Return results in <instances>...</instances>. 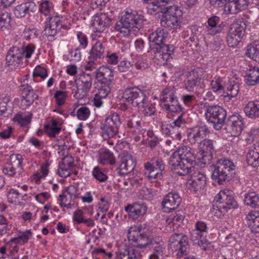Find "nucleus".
<instances>
[{
	"mask_svg": "<svg viewBox=\"0 0 259 259\" xmlns=\"http://www.w3.org/2000/svg\"><path fill=\"white\" fill-rule=\"evenodd\" d=\"M247 21L239 19L231 25L227 41L230 47L234 48L241 41L244 36L247 26Z\"/></svg>",
	"mask_w": 259,
	"mask_h": 259,
	"instance_id": "9d476101",
	"label": "nucleus"
},
{
	"mask_svg": "<svg viewBox=\"0 0 259 259\" xmlns=\"http://www.w3.org/2000/svg\"><path fill=\"white\" fill-rule=\"evenodd\" d=\"M32 75L34 77H40L45 79L48 76V71L44 66L38 65L34 68Z\"/></svg>",
	"mask_w": 259,
	"mask_h": 259,
	"instance_id": "680f3d73",
	"label": "nucleus"
},
{
	"mask_svg": "<svg viewBox=\"0 0 259 259\" xmlns=\"http://www.w3.org/2000/svg\"><path fill=\"white\" fill-rule=\"evenodd\" d=\"M176 90L174 88L168 87L163 90L160 95L161 106L177 99Z\"/></svg>",
	"mask_w": 259,
	"mask_h": 259,
	"instance_id": "f704fd0d",
	"label": "nucleus"
},
{
	"mask_svg": "<svg viewBox=\"0 0 259 259\" xmlns=\"http://www.w3.org/2000/svg\"><path fill=\"white\" fill-rule=\"evenodd\" d=\"M136 165L134 157L130 154H123L121 156L119 166V173L121 175H126L133 170Z\"/></svg>",
	"mask_w": 259,
	"mask_h": 259,
	"instance_id": "4be33fe9",
	"label": "nucleus"
},
{
	"mask_svg": "<svg viewBox=\"0 0 259 259\" xmlns=\"http://www.w3.org/2000/svg\"><path fill=\"white\" fill-rule=\"evenodd\" d=\"M245 115L249 118H254L259 116V101L248 102L244 107Z\"/></svg>",
	"mask_w": 259,
	"mask_h": 259,
	"instance_id": "4c0bfd02",
	"label": "nucleus"
},
{
	"mask_svg": "<svg viewBox=\"0 0 259 259\" xmlns=\"http://www.w3.org/2000/svg\"><path fill=\"white\" fill-rule=\"evenodd\" d=\"M152 238L145 235H141L134 242L132 246L123 244L120 248V252L122 254L123 257L121 259H139L140 253L138 249H147L150 248V244Z\"/></svg>",
	"mask_w": 259,
	"mask_h": 259,
	"instance_id": "6e6552de",
	"label": "nucleus"
},
{
	"mask_svg": "<svg viewBox=\"0 0 259 259\" xmlns=\"http://www.w3.org/2000/svg\"><path fill=\"white\" fill-rule=\"evenodd\" d=\"M113 70L107 66L98 68V82L111 83L113 77Z\"/></svg>",
	"mask_w": 259,
	"mask_h": 259,
	"instance_id": "473e14b6",
	"label": "nucleus"
},
{
	"mask_svg": "<svg viewBox=\"0 0 259 259\" xmlns=\"http://www.w3.org/2000/svg\"><path fill=\"white\" fill-rule=\"evenodd\" d=\"M61 123L58 119H53L45 125V133L50 138H54L61 131Z\"/></svg>",
	"mask_w": 259,
	"mask_h": 259,
	"instance_id": "7c9ffc66",
	"label": "nucleus"
},
{
	"mask_svg": "<svg viewBox=\"0 0 259 259\" xmlns=\"http://www.w3.org/2000/svg\"><path fill=\"white\" fill-rule=\"evenodd\" d=\"M53 8V4L48 0H42L39 2V11L45 16L48 15Z\"/></svg>",
	"mask_w": 259,
	"mask_h": 259,
	"instance_id": "4d7b16f0",
	"label": "nucleus"
},
{
	"mask_svg": "<svg viewBox=\"0 0 259 259\" xmlns=\"http://www.w3.org/2000/svg\"><path fill=\"white\" fill-rule=\"evenodd\" d=\"M182 22L183 12L179 7L176 5L167 7L160 20L161 26L168 30L180 28Z\"/></svg>",
	"mask_w": 259,
	"mask_h": 259,
	"instance_id": "0eeeda50",
	"label": "nucleus"
},
{
	"mask_svg": "<svg viewBox=\"0 0 259 259\" xmlns=\"http://www.w3.org/2000/svg\"><path fill=\"white\" fill-rule=\"evenodd\" d=\"M6 60L9 66L12 68L18 66L23 60L20 48L17 47L11 48L7 53Z\"/></svg>",
	"mask_w": 259,
	"mask_h": 259,
	"instance_id": "393cba45",
	"label": "nucleus"
},
{
	"mask_svg": "<svg viewBox=\"0 0 259 259\" xmlns=\"http://www.w3.org/2000/svg\"><path fill=\"white\" fill-rule=\"evenodd\" d=\"M50 163L48 161H46L41 164L39 171L34 172L31 176V179L35 183H38L41 180L45 179L49 172V166Z\"/></svg>",
	"mask_w": 259,
	"mask_h": 259,
	"instance_id": "e433bc0d",
	"label": "nucleus"
},
{
	"mask_svg": "<svg viewBox=\"0 0 259 259\" xmlns=\"http://www.w3.org/2000/svg\"><path fill=\"white\" fill-rule=\"evenodd\" d=\"M22 195L18 190L11 189L7 194L8 201L12 204H16L20 200Z\"/></svg>",
	"mask_w": 259,
	"mask_h": 259,
	"instance_id": "bf43d9fd",
	"label": "nucleus"
},
{
	"mask_svg": "<svg viewBox=\"0 0 259 259\" xmlns=\"http://www.w3.org/2000/svg\"><path fill=\"white\" fill-rule=\"evenodd\" d=\"M226 115V110L220 106H209L205 112V116L208 121L218 125L224 123Z\"/></svg>",
	"mask_w": 259,
	"mask_h": 259,
	"instance_id": "a211bd4d",
	"label": "nucleus"
},
{
	"mask_svg": "<svg viewBox=\"0 0 259 259\" xmlns=\"http://www.w3.org/2000/svg\"><path fill=\"white\" fill-rule=\"evenodd\" d=\"M10 99L9 96H5L0 99V116L5 117L7 116V111L10 103Z\"/></svg>",
	"mask_w": 259,
	"mask_h": 259,
	"instance_id": "e2e57ef3",
	"label": "nucleus"
},
{
	"mask_svg": "<svg viewBox=\"0 0 259 259\" xmlns=\"http://www.w3.org/2000/svg\"><path fill=\"white\" fill-rule=\"evenodd\" d=\"M207 183L206 175L200 171H195L186 183V187L191 191L196 192L204 188Z\"/></svg>",
	"mask_w": 259,
	"mask_h": 259,
	"instance_id": "f3484780",
	"label": "nucleus"
},
{
	"mask_svg": "<svg viewBox=\"0 0 259 259\" xmlns=\"http://www.w3.org/2000/svg\"><path fill=\"white\" fill-rule=\"evenodd\" d=\"M202 72V69L197 68L189 73L185 83V89L187 91L194 92L198 87Z\"/></svg>",
	"mask_w": 259,
	"mask_h": 259,
	"instance_id": "412c9836",
	"label": "nucleus"
},
{
	"mask_svg": "<svg viewBox=\"0 0 259 259\" xmlns=\"http://www.w3.org/2000/svg\"><path fill=\"white\" fill-rule=\"evenodd\" d=\"M20 50L22 54L23 59H24L26 60H27L30 59L32 54H33L35 50V47L34 45L28 44L23 46L21 48H20Z\"/></svg>",
	"mask_w": 259,
	"mask_h": 259,
	"instance_id": "6e6d98bb",
	"label": "nucleus"
},
{
	"mask_svg": "<svg viewBox=\"0 0 259 259\" xmlns=\"http://www.w3.org/2000/svg\"><path fill=\"white\" fill-rule=\"evenodd\" d=\"M224 6V11L226 14H235L239 11L237 8L236 4L234 0L232 1H228Z\"/></svg>",
	"mask_w": 259,
	"mask_h": 259,
	"instance_id": "774afa93",
	"label": "nucleus"
},
{
	"mask_svg": "<svg viewBox=\"0 0 259 259\" xmlns=\"http://www.w3.org/2000/svg\"><path fill=\"white\" fill-rule=\"evenodd\" d=\"M10 229L11 225H9L8 220L4 216L0 215V235L5 234Z\"/></svg>",
	"mask_w": 259,
	"mask_h": 259,
	"instance_id": "69168bd1",
	"label": "nucleus"
},
{
	"mask_svg": "<svg viewBox=\"0 0 259 259\" xmlns=\"http://www.w3.org/2000/svg\"><path fill=\"white\" fill-rule=\"evenodd\" d=\"M113 118L114 116L108 117L102 123L101 126L103 130L102 137L105 140L113 137L117 133V124Z\"/></svg>",
	"mask_w": 259,
	"mask_h": 259,
	"instance_id": "b1692460",
	"label": "nucleus"
},
{
	"mask_svg": "<svg viewBox=\"0 0 259 259\" xmlns=\"http://www.w3.org/2000/svg\"><path fill=\"white\" fill-rule=\"evenodd\" d=\"M59 203L62 207H64L67 208H70L71 207L73 204L72 202L73 200H71L67 194L63 193L62 194L59 195Z\"/></svg>",
	"mask_w": 259,
	"mask_h": 259,
	"instance_id": "338daca9",
	"label": "nucleus"
},
{
	"mask_svg": "<svg viewBox=\"0 0 259 259\" xmlns=\"http://www.w3.org/2000/svg\"><path fill=\"white\" fill-rule=\"evenodd\" d=\"M165 5L160 2V0L153 2L147 6V12L151 15H155L159 13H163L166 11Z\"/></svg>",
	"mask_w": 259,
	"mask_h": 259,
	"instance_id": "a18cd8bd",
	"label": "nucleus"
},
{
	"mask_svg": "<svg viewBox=\"0 0 259 259\" xmlns=\"http://www.w3.org/2000/svg\"><path fill=\"white\" fill-rule=\"evenodd\" d=\"M243 122L242 117L238 114L230 116L226 127V131L232 137H237L242 132Z\"/></svg>",
	"mask_w": 259,
	"mask_h": 259,
	"instance_id": "6ab92c4d",
	"label": "nucleus"
},
{
	"mask_svg": "<svg viewBox=\"0 0 259 259\" xmlns=\"http://www.w3.org/2000/svg\"><path fill=\"white\" fill-rule=\"evenodd\" d=\"M244 203L252 207L259 206V195L254 192L244 195Z\"/></svg>",
	"mask_w": 259,
	"mask_h": 259,
	"instance_id": "de8ad7c7",
	"label": "nucleus"
},
{
	"mask_svg": "<svg viewBox=\"0 0 259 259\" xmlns=\"http://www.w3.org/2000/svg\"><path fill=\"white\" fill-rule=\"evenodd\" d=\"M181 198L177 193H169L163 199L161 205L164 212H169L176 209L181 203Z\"/></svg>",
	"mask_w": 259,
	"mask_h": 259,
	"instance_id": "aec40b11",
	"label": "nucleus"
},
{
	"mask_svg": "<svg viewBox=\"0 0 259 259\" xmlns=\"http://www.w3.org/2000/svg\"><path fill=\"white\" fill-rule=\"evenodd\" d=\"M32 114L29 112H19L13 117V121L21 127H27L31 123Z\"/></svg>",
	"mask_w": 259,
	"mask_h": 259,
	"instance_id": "2f4dec72",
	"label": "nucleus"
},
{
	"mask_svg": "<svg viewBox=\"0 0 259 259\" xmlns=\"http://www.w3.org/2000/svg\"><path fill=\"white\" fill-rule=\"evenodd\" d=\"M20 90L21 91L22 96L20 100L17 99L18 105L20 108L26 109L38 99V96L36 91L28 83H25V81L21 82Z\"/></svg>",
	"mask_w": 259,
	"mask_h": 259,
	"instance_id": "9b49d317",
	"label": "nucleus"
},
{
	"mask_svg": "<svg viewBox=\"0 0 259 259\" xmlns=\"http://www.w3.org/2000/svg\"><path fill=\"white\" fill-rule=\"evenodd\" d=\"M208 230L206 224L204 222H198L195 224V228L191 233V239L195 242L200 239L205 235Z\"/></svg>",
	"mask_w": 259,
	"mask_h": 259,
	"instance_id": "c9c22d12",
	"label": "nucleus"
},
{
	"mask_svg": "<svg viewBox=\"0 0 259 259\" xmlns=\"http://www.w3.org/2000/svg\"><path fill=\"white\" fill-rule=\"evenodd\" d=\"M132 64L138 70L145 69L148 66L147 59L141 56H137L133 58Z\"/></svg>",
	"mask_w": 259,
	"mask_h": 259,
	"instance_id": "5fc2aeb1",
	"label": "nucleus"
},
{
	"mask_svg": "<svg viewBox=\"0 0 259 259\" xmlns=\"http://www.w3.org/2000/svg\"><path fill=\"white\" fill-rule=\"evenodd\" d=\"M67 97V92L60 90L56 91L54 94L56 104L59 106H61L65 104Z\"/></svg>",
	"mask_w": 259,
	"mask_h": 259,
	"instance_id": "0e129e2a",
	"label": "nucleus"
},
{
	"mask_svg": "<svg viewBox=\"0 0 259 259\" xmlns=\"http://www.w3.org/2000/svg\"><path fill=\"white\" fill-rule=\"evenodd\" d=\"M247 162L253 167L259 165V144L253 145L249 148L246 155Z\"/></svg>",
	"mask_w": 259,
	"mask_h": 259,
	"instance_id": "c85d7f7f",
	"label": "nucleus"
},
{
	"mask_svg": "<svg viewBox=\"0 0 259 259\" xmlns=\"http://www.w3.org/2000/svg\"><path fill=\"white\" fill-rule=\"evenodd\" d=\"M110 83L98 82V98H105L110 91Z\"/></svg>",
	"mask_w": 259,
	"mask_h": 259,
	"instance_id": "052dcab7",
	"label": "nucleus"
},
{
	"mask_svg": "<svg viewBox=\"0 0 259 259\" xmlns=\"http://www.w3.org/2000/svg\"><path fill=\"white\" fill-rule=\"evenodd\" d=\"M247 223L251 231L259 233V212L251 211L246 216Z\"/></svg>",
	"mask_w": 259,
	"mask_h": 259,
	"instance_id": "72a5a7b5",
	"label": "nucleus"
},
{
	"mask_svg": "<svg viewBox=\"0 0 259 259\" xmlns=\"http://www.w3.org/2000/svg\"><path fill=\"white\" fill-rule=\"evenodd\" d=\"M140 232L141 229L137 225H134L129 228L127 233V238L130 245H132L134 242L142 235Z\"/></svg>",
	"mask_w": 259,
	"mask_h": 259,
	"instance_id": "8fccbe9b",
	"label": "nucleus"
},
{
	"mask_svg": "<svg viewBox=\"0 0 259 259\" xmlns=\"http://www.w3.org/2000/svg\"><path fill=\"white\" fill-rule=\"evenodd\" d=\"M165 31L161 28H158L154 32L151 33L149 36L151 42L159 48H157V51L155 53L154 59L157 64H164L171 58L173 52V47L168 45H162L164 39L166 37Z\"/></svg>",
	"mask_w": 259,
	"mask_h": 259,
	"instance_id": "20e7f679",
	"label": "nucleus"
},
{
	"mask_svg": "<svg viewBox=\"0 0 259 259\" xmlns=\"http://www.w3.org/2000/svg\"><path fill=\"white\" fill-rule=\"evenodd\" d=\"M10 164L18 169V171L22 172L23 167V158L19 154H12L10 156Z\"/></svg>",
	"mask_w": 259,
	"mask_h": 259,
	"instance_id": "3c124183",
	"label": "nucleus"
},
{
	"mask_svg": "<svg viewBox=\"0 0 259 259\" xmlns=\"http://www.w3.org/2000/svg\"><path fill=\"white\" fill-rule=\"evenodd\" d=\"M244 80L249 86L255 85L259 83V67H253L247 70Z\"/></svg>",
	"mask_w": 259,
	"mask_h": 259,
	"instance_id": "c756f323",
	"label": "nucleus"
},
{
	"mask_svg": "<svg viewBox=\"0 0 259 259\" xmlns=\"http://www.w3.org/2000/svg\"><path fill=\"white\" fill-rule=\"evenodd\" d=\"M235 165L228 159H220L215 165L212 174V178L219 184H223L228 179L229 172L234 169Z\"/></svg>",
	"mask_w": 259,
	"mask_h": 259,
	"instance_id": "1a4fd4ad",
	"label": "nucleus"
},
{
	"mask_svg": "<svg viewBox=\"0 0 259 259\" xmlns=\"http://www.w3.org/2000/svg\"><path fill=\"white\" fill-rule=\"evenodd\" d=\"M93 31L94 32V33L91 34V38L92 39L95 41V42L93 45L92 49L89 53V61L88 64L85 67L86 70H92L93 68L96 69V63L95 62L97 59V41L96 40L97 37L96 32L97 31V29H93Z\"/></svg>",
	"mask_w": 259,
	"mask_h": 259,
	"instance_id": "bb28decb",
	"label": "nucleus"
},
{
	"mask_svg": "<svg viewBox=\"0 0 259 259\" xmlns=\"http://www.w3.org/2000/svg\"><path fill=\"white\" fill-rule=\"evenodd\" d=\"M169 247L177 252L178 257H181L189 249L188 238L183 234L171 236L169 240Z\"/></svg>",
	"mask_w": 259,
	"mask_h": 259,
	"instance_id": "ddd939ff",
	"label": "nucleus"
},
{
	"mask_svg": "<svg viewBox=\"0 0 259 259\" xmlns=\"http://www.w3.org/2000/svg\"><path fill=\"white\" fill-rule=\"evenodd\" d=\"M124 209L128 213L130 218L136 220L146 213L147 207L144 203H134L125 207Z\"/></svg>",
	"mask_w": 259,
	"mask_h": 259,
	"instance_id": "5701e85b",
	"label": "nucleus"
},
{
	"mask_svg": "<svg viewBox=\"0 0 259 259\" xmlns=\"http://www.w3.org/2000/svg\"><path fill=\"white\" fill-rule=\"evenodd\" d=\"M246 54L248 56L256 62H259V41L248 46Z\"/></svg>",
	"mask_w": 259,
	"mask_h": 259,
	"instance_id": "09e8293b",
	"label": "nucleus"
},
{
	"mask_svg": "<svg viewBox=\"0 0 259 259\" xmlns=\"http://www.w3.org/2000/svg\"><path fill=\"white\" fill-rule=\"evenodd\" d=\"M184 219L182 214L177 213L176 215H169L166 220V229L168 231H171L175 229V225H179L178 224L181 222Z\"/></svg>",
	"mask_w": 259,
	"mask_h": 259,
	"instance_id": "49530a36",
	"label": "nucleus"
},
{
	"mask_svg": "<svg viewBox=\"0 0 259 259\" xmlns=\"http://www.w3.org/2000/svg\"><path fill=\"white\" fill-rule=\"evenodd\" d=\"M76 86L83 88V90L89 91L92 85L91 76L88 74L82 73L75 80Z\"/></svg>",
	"mask_w": 259,
	"mask_h": 259,
	"instance_id": "79ce46f5",
	"label": "nucleus"
},
{
	"mask_svg": "<svg viewBox=\"0 0 259 259\" xmlns=\"http://www.w3.org/2000/svg\"><path fill=\"white\" fill-rule=\"evenodd\" d=\"M73 166V160L71 156H65L60 163L58 168V175L63 178L70 176L71 169Z\"/></svg>",
	"mask_w": 259,
	"mask_h": 259,
	"instance_id": "cd10ccee",
	"label": "nucleus"
},
{
	"mask_svg": "<svg viewBox=\"0 0 259 259\" xmlns=\"http://www.w3.org/2000/svg\"><path fill=\"white\" fill-rule=\"evenodd\" d=\"M111 21V19L107 14L101 13L100 15H98V26H100V30L98 27V31H103L105 27L110 25Z\"/></svg>",
	"mask_w": 259,
	"mask_h": 259,
	"instance_id": "13d9d810",
	"label": "nucleus"
},
{
	"mask_svg": "<svg viewBox=\"0 0 259 259\" xmlns=\"http://www.w3.org/2000/svg\"><path fill=\"white\" fill-rule=\"evenodd\" d=\"M162 108L165 110L168 113H177L182 111V108L180 104L178 99L162 105Z\"/></svg>",
	"mask_w": 259,
	"mask_h": 259,
	"instance_id": "864d4df0",
	"label": "nucleus"
},
{
	"mask_svg": "<svg viewBox=\"0 0 259 259\" xmlns=\"http://www.w3.org/2000/svg\"><path fill=\"white\" fill-rule=\"evenodd\" d=\"M146 92L137 87L126 89L123 92V99L137 108L145 116L153 115L156 112L155 105L151 103Z\"/></svg>",
	"mask_w": 259,
	"mask_h": 259,
	"instance_id": "f03ea898",
	"label": "nucleus"
},
{
	"mask_svg": "<svg viewBox=\"0 0 259 259\" xmlns=\"http://www.w3.org/2000/svg\"><path fill=\"white\" fill-rule=\"evenodd\" d=\"M161 132L163 134L170 136L173 140L180 141L182 139L181 131L175 128L171 124H162Z\"/></svg>",
	"mask_w": 259,
	"mask_h": 259,
	"instance_id": "58836bf2",
	"label": "nucleus"
},
{
	"mask_svg": "<svg viewBox=\"0 0 259 259\" xmlns=\"http://www.w3.org/2000/svg\"><path fill=\"white\" fill-rule=\"evenodd\" d=\"M33 4L30 3H23L15 7L14 14L17 18H22L28 14L31 10V7Z\"/></svg>",
	"mask_w": 259,
	"mask_h": 259,
	"instance_id": "37998d69",
	"label": "nucleus"
},
{
	"mask_svg": "<svg viewBox=\"0 0 259 259\" xmlns=\"http://www.w3.org/2000/svg\"><path fill=\"white\" fill-rule=\"evenodd\" d=\"M196 156L194 150L189 146H182L170 157L168 163L171 168L177 170L180 176H185L192 171Z\"/></svg>",
	"mask_w": 259,
	"mask_h": 259,
	"instance_id": "f257e3e1",
	"label": "nucleus"
},
{
	"mask_svg": "<svg viewBox=\"0 0 259 259\" xmlns=\"http://www.w3.org/2000/svg\"><path fill=\"white\" fill-rule=\"evenodd\" d=\"M152 248L153 252L163 255L165 250V245L161 237H155L152 238L150 248Z\"/></svg>",
	"mask_w": 259,
	"mask_h": 259,
	"instance_id": "ea45409f",
	"label": "nucleus"
},
{
	"mask_svg": "<svg viewBox=\"0 0 259 259\" xmlns=\"http://www.w3.org/2000/svg\"><path fill=\"white\" fill-rule=\"evenodd\" d=\"M198 144V154L201 156L199 158H204L212 155L214 149V141L206 138Z\"/></svg>",
	"mask_w": 259,
	"mask_h": 259,
	"instance_id": "a878e982",
	"label": "nucleus"
},
{
	"mask_svg": "<svg viewBox=\"0 0 259 259\" xmlns=\"http://www.w3.org/2000/svg\"><path fill=\"white\" fill-rule=\"evenodd\" d=\"M11 14L6 11L0 13V30L9 29L11 27Z\"/></svg>",
	"mask_w": 259,
	"mask_h": 259,
	"instance_id": "603ef678",
	"label": "nucleus"
},
{
	"mask_svg": "<svg viewBox=\"0 0 259 259\" xmlns=\"http://www.w3.org/2000/svg\"><path fill=\"white\" fill-rule=\"evenodd\" d=\"M141 121H133L131 120L128 121L127 125L130 127L131 131L136 133H141L144 137L145 134L147 137L146 139L147 143L148 145L151 148L155 147L158 143V139L151 131H146L141 127Z\"/></svg>",
	"mask_w": 259,
	"mask_h": 259,
	"instance_id": "dca6fc26",
	"label": "nucleus"
},
{
	"mask_svg": "<svg viewBox=\"0 0 259 259\" xmlns=\"http://www.w3.org/2000/svg\"><path fill=\"white\" fill-rule=\"evenodd\" d=\"M144 167L146 170L149 171L147 176L148 179L154 182L161 178V171L164 169V164L161 158L154 157L151 160V162L145 163Z\"/></svg>",
	"mask_w": 259,
	"mask_h": 259,
	"instance_id": "4468645a",
	"label": "nucleus"
},
{
	"mask_svg": "<svg viewBox=\"0 0 259 259\" xmlns=\"http://www.w3.org/2000/svg\"><path fill=\"white\" fill-rule=\"evenodd\" d=\"M99 162L102 164H111L115 163V159L112 153L108 149H101L99 151Z\"/></svg>",
	"mask_w": 259,
	"mask_h": 259,
	"instance_id": "a19ab883",
	"label": "nucleus"
},
{
	"mask_svg": "<svg viewBox=\"0 0 259 259\" xmlns=\"http://www.w3.org/2000/svg\"><path fill=\"white\" fill-rule=\"evenodd\" d=\"M239 80L237 78L228 77L227 81L220 77H215L210 84V89L217 93L226 90V97L234 98L239 92Z\"/></svg>",
	"mask_w": 259,
	"mask_h": 259,
	"instance_id": "423d86ee",
	"label": "nucleus"
},
{
	"mask_svg": "<svg viewBox=\"0 0 259 259\" xmlns=\"http://www.w3.org/2000/svg\"><path fill=\"white\" fill-rule=\"evenodd\" d=\"M74 107V111L71 112V115L76 116L77 118L80 120H87L90 115V110L85 106H81L79 107L75 112V110L78 107L77 104L73 105Z\"/></svg>",
	"mask_w": 259,
	"mask_h": 259,
	"instance_id": "c03bdc74",
	"label": "nucleus"
},
{
	"mask_svg": "<svg viewBox=\"0 0 259 259\" xmlns=\"http://www.w3.org/2000/svg\"><path fill=\"white\" fill-rule=\"evenodd\" d=\"M210 131L207 125L201 124L188 130L187 140L191 144L199 143L209 136Z\"/></svg>",
	"mask_w": 259,
	"mask_h": 259,
	"instance_id": "2eb2a0df",
	"label": "nucleus"
},
{
	"mask_svg": "<svg viewBox=\"0 0 259 259\" xmlns=\"http://www.w3.org/2000/svg\"><path fill=\"white\" fill-rule=\"evenodd\" d=\"M213 213L218 218L223 217L229 209L238 207L233 192L228 189L221 190L213 200Z\"/></svg>",
	"mask_w": 259,
	"mask_h": 259,
	"instance_id": "39448f33",
	"label": "nucleus"
},
{
	"mask_svg": "<svg viewBox=\"0 0 259 259\" xmlns=\"http://www.w3.org/2000/svg\"><path fill=\"white\" fill-rule=\"evenodd\" d=\"M62 27L61 17L58 15L48 17L45 22L44 34L49 40L52 41Z\"/></svg>",
	"mask_w": 259,
	"mask_h": 259,
	"instance_id": "f8f14e48",
	"label": "nucleus"
},
{
	"mask_svg": "<svg viewBox=\"0 0 259 259\" xmlns=\"http://www.w3.org/2000/svg\"><path fill=\"white\" fill-rule=\"evenodd\" d=\"M143 23V16L132 10L123 12L121 19L116 22L115 30L118 35L124 37L128 35H136L141 29Z\"/></svg>",
	"mask_w": 259,
	"mask_h": 259,
	"instance_id": "7ed1b4c3",
	"label": "nucleus"
}]
</instances>
